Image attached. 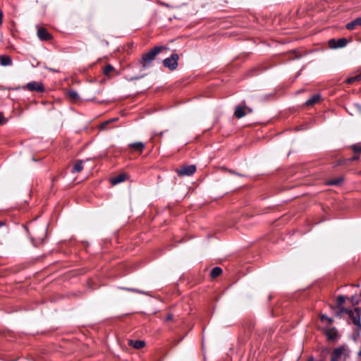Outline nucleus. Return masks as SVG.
Returning a JSON list of instances; mask_svg holds the SVG:
<instances>
[{"mask_svg":"<svg viewBox=\"0 0 361 361\" xmlns=\"http://www.w3.org/2000/svg\"><path fill=\"white\" fill-rule=\"evenodd\" d=\"M164 49H166V48L163 46H159V47H154L149 52L143 54L142 61H141L142 67L144 68L149 67L150 66L151 63L152 62V61L154 59L155 56Z\"/></svg>","mask_w":361,"mask_h":361,"instance_id":"1","label":"nucleus"},{"mask_svg":"<svg viewBox=\"0 0 361 361\" xmlns=\"http://www.w3.org/2000/svg\"><path fill=\"white\" fill-rule=\"evenodd\" d=\"M343 312L348 314L349 317L353 321V323L356 325L359 329H361L360 322V309L357 307L354 311L344 309L342 310Z\"/></svg>","mask_w":361,"mask_h":361,"instance_id":"2","label":"nucleus"},{"mask_svg":"<svg viewBox=\"0 0 361 361\" xmlns=\"http://www.w3.org/2000/svg\"><path fill=\"white\" fill-rule=\"evenodd\" d=\"M252 112V109L245 105V102L243 101L241 104L236 106L234 111V116L237 118H241L245 116L247 114Z\"/></svg>","mask_w":361,"mask_h":361,"instance_id":"3","label":"nucleus"},{"mask_svg":"<svg viewBox=\"0 0 361 361\" xmlns=\"http://www.w3.org/2000/svg\"><path fill=\"white\" fill-rule=\"evenodd\" d=\"M178 55L173 54L171 57L166 58L163 61L164 66L170 70H175L178 66Z\"/></svg>","mask_w":361,"mask_h":361,"instance_id":"4","label":"nucleus"},{"mask_svg":"<svg viewBox=\"0 0 361 361\" xmlns=\"http://www.w3.org/2000/svg\"><path fill=\"white\" fill-rule=\"evenodd\" d=\"M195 171L196 166L195 165L183 166L181 168L176 169V172L180 176H191Z\"/></svg>","mask_w":361,"mask_h":361,"instance_id":"5","label":"nucleus"},{"mask_svg":"<svg viewBox=\"0 0 361 361\" xmlns=\"http://www.w3.org/2000/svg\"><path fill=\"white\" fill-rule=\"evenodd\" d=\"M348 44V41L345 38H341L338 41L335 39H331L329 41V46L331 49L343 48Z\"/></svg>","mask_w":361,"mask_h":361,"instance_id":"6","label":"nucleus"},{"mask_svg":"<svg viewBox=\"0 0 361 361\" xmlns=\"http://www.w3.org/2000/svg\"><path fill=\"white\" fill-rule=\"evenodd\" d=\"M26 87L27 90H29L30 91H36V92H42L44 91V85L42 82H28L27 85H26Z\"/></svg>","mask_w":361,"mask_h":361,"instance_id":"7","label":"nucleus"},{"mask_svg":"<svg viewBox=\"0 0 361 361\" xmlns=\"http://www.w3.org/2000/svg\"><path fill=\"white\" fill-rule=\"evenodd\" d=\"M9 233V228L6 222L0 221V243L4 240Z\"/></svg>","mask_w":361,"mask_h":361,"instance_id":"8","label":"nucleus"},{"mask_svg":"<svg viewBox=\"0 0 361 361\" xmlns=\"http://www.w3.org/2000/svg\"><path fill=\"white\" fill-rule=\"evenodd\" d=\"M37 37L41 40H49L51 38V35L48 32L47 29L44 27H39L37 30Z\"/></svg>","mask_w":361,"mask_h":361,"instance_id":"9","label":"nucleus"},{"mask_svg":"<svg viewBox=\"0 0 361 361\" xmlns=\"http://www.w3.org/2000/svg\"><path fill=\"white\" fill-rule=\"evenodd\" d=\"M127 178V175L125 173L120 174L117 176L113 177L111 178V183L113 185L118 184L125 181Z\"/></svg>","mask_w":361,"mask_h":361,"instance_id":"10","label":"nucleus"},{"mask_svg":"<svg viewBox=\"0 0 361 361\" xmlns=\"http://www.w3.org/2000/svg\"><path fill=\"white\" fill-rule=\"evenodd\" d=\"M66 95L68 97L74 102H76L80 100V96L78 93L73 90H69L66 92Z\"/></svg>","mask_w":361,"mask_h":361,"instance_id":"11","label":"nucleus"},{"mask_svg":"<svg viewBox=\"0 0 361 361\" xmlns=\"http://www.w3.org/2000/svg\"><path fill=\"white\" fill-rule=\"evenodd\" d=\"M357 26H361V18H357L354 20L346 25V28L349 30L355 29Z\"/></svg>","mask_w":361,"mask_h":361,"instance_id":"12","label":"nucleus"},{"mask_svg":"<svg viewBox=\"0 0 361 361\" xmlns=\"http://www.w3.org/2000/svg\"><path fill=\"white\" fill-rule=\"evenodd\" d=\"M129 147L132 148L134 151L142 152L143 149L145 148V144L141 142H137L130 144Z\"/></svg>","mask_w":361,"mask_h":361,"instance_id":"13","label":"nucleus"},{"mask_svg":"<svg viewBox=\"0 0 361 361\" xmlns=\"http://www.w3.org/2000/svg\"><path fill=\"white\" fill-rule=\"evenodd\" d=\"M0 64L4 66L11 65L12 64L11 58L7 55L0 56Z\"/></svg>","mask_w":361,"mask_h":361,"instance_id":"14","label":"nucleus"},{"mask_svg":"<svg viewBox=\"0 0 361 361\" xmlns=\"http://www.w3.org/2000/svg\"><path fill=\"white\" fill-rule=\"evenodd\" d=\"M128 344L130 345H132L135 349H140V348H143L145 346V343L143 341L129 340L128 341Z\"/></svg>","mask_w":361,"mask_h":361,"instance_id":"15","label":"nucleus"},{"mask_svg":"<svg viewBox=\"0 0 361 361\" xmlns=\"http://www.w3.org/2000/svg\"><path fill=\"white\" fill-rule=\"evenodd\" d=\"M343 350V348H338L335 349L331 355V361H338V357L341 356Z\"/></svg>","mask_w":361,"mask_h":361,"instance_id":"16","label":"nucleus"},{"mask_svg":"<svg viewBox=\"0 0 361 361\" xmlns=\"http://www.w3.org/2000/svg\"><path fill=\"white\" fill-rule=\"evenodd\" d=\"M326 335L329 340H334L337 337L338 333L335 328H330L326 330Z\"/></svg>","mask_w":361,"mask_h":361,"instance_id":"17","label":"nucleus"},{"mask_svg":"<svg viewBox=\"0 0 361 361\" xmlns=\"http://www.w3.org/2000/svg\"><path fill=\"white\" fill-rule=\"evenodd\" d=\"M321 100L320 94H315L305 102L307 106H312Z\"/></svg>","mask_w":361,"mask_h":361,"instance_id":"18","label":"nucleus"},{"mask_svg":"<svg viewBox=\"0 0 361 361\" xmlns=\"http://www.w3.org/2000/svg\"><path fill=\"white\" fill-rule=\"evenodd\" d=\"M82 160H77L75 163V164L73 165V169H72V172L73 173H79L80 172L82 169H83V166H82Z\"/></svg>","mask_w":361,"mask_h":361,"instance_id":"19","label":"nucleus"},{"mask_svg":"<svg viewBox=\"0 0 361 361\" xmlns=\"http://www.w3.org/2000/svg\"><path fill=\"white\" fill-rule=\"evenodd\" d=\"M221 273H222L221 268H220L219 267H216L213 268L212 270L211 271L210 276L212 278H216V277L220 276Z\"/></svg>","mask_w":361,"mask_h":361,"instance_id":"20","label":"nucleus"},{"mask_svg":"<svg viewBox=\"0 0 361 361\" xmlns=\"http://www.w3.org/2000/svg\"><path fill=\"white\" fill-rule=\"evenodd\" d=\"M360 80H361V73L357 74L355 76H352V77L348 78L346 80V82L348 84H352L356 81H360Z\"/></svg>","mask_w":361,"mask_h":361,"instance_id":"21","label":"nucleus"},{"mask_svg":"<svg viewBox=\"0 0 361 361\" xmlns=\"http://www.w3.org/2000/svg\"><path fill=\"white\" fill-rule=\"evenodd\" d=\"M343 178H336V179L329 181L328 184L332 185H338L343 182Z\"/></svg>","mask_w":361,"mask_h":361,"instance_id":"22","label":"nucleus"},{"mask_svg":"<svg viewBox=\"0 0 361 361\" xmlns=\"http://www.w3.org/2000/svg\"><path fill=\"white\" fill-rule=\"evenodd\" d=\"M320 319L322 322H327L329 324H331L333 322V319L326 316L325 314H322L320 316Z\"/></svg>","mask_w":361,"mask_h":361,"instance_id":"23","label":"nucleus"},{"mask_svg":"<svg viewBox=\"0 0 361 361\" xmlns=\"http://www.w3.org/2000/svg\"><path fill=\"white\" fill-rule=\"evenodd\" d=\"M114 70V68L111 65H107L104 70V74L106 75H109V74Z\"/></svg>","mask_w":361,"mask_h":361,"instance_id":"24","label":"nucleus"},{"mask_svg":"<svg viewBox=\"0 0 361 361\" xmlns=\"http://www.w3.org/2000/svg\"><path fill=\"white\" fill-rule=\"evenodd\" d=\"M112 121H113V120H109V121H105V122H104V123H101V124H100V126H99L100 129H102V130L105 129L106 126L109 123H111V122H112Z\"/></svg>","mask_w":361,"mask_h":361,"instance_id":"25","label":"nucleus"},{"mask_svg":"<svg viewBox=\"0 0 361 361\" xmlns=\"http://www.w3.org/2000/svg\"><path fill=\"white\" fill-rule=\"evenodd\" d=\"M353 149L354 152H361V145H355L353 147Z\"/></svg>","mask_w":361,"mask_h":361,"instance_id":"26","label":"nucleus"},{"mask_svg":"<svg viewBox=\"0 0 361 361\" xmlns=\"http://www.w3.org/2000/svg\"><path fill=\"white\" fill-rule=\"evenodd\" d=\"M345 297H344V296H343V295H340V296H338V298H337V301H338V303L339 305L343 304V303L345 302Z\"/></svg>","mask_w":361,"mask_h":361,"instance_id":"27","label":"nucleus"},{"mask_svg":"<svg viewBox=\"0 0 361 361\" xmlns=\"http://www.w3.org/2000/svg\"><path fill=\"white\" fill-rule=\"evenodd\" d=\"M125 290H128V291H131V292H135V293H144V292L142 291H140L139 290H137V289H135V288H124Z\"/></svg>","mask_w":361,"mask_h":361,"instance_id":"28","label":"nucleus"},{"mask_svg":"<svg viewBox=\"0 0 361 361\" xmlns=\"http://www.w3.org/2000/svg\"><path fill=\"white\" fill-rule=\"evenodd\" d=\"M125 290H128V291H131V292H135V293H144V292L142 291H140L139 290H137V289H135V288H124Z\"/></svg>","mask_w":361,"mask_h":361,"instance_id":"29","label":"nucleus"},{"mask_svg":"<svg viewBox=\"0 0 361 361\" xmlns=\"http://www.w3.org/2000/svg\"><path fill=\"white\" fill-rule=\"evenodd\" d=\"M6 122V119L3 116V114L0 113V125L4 124Z\"/></svg>","mask_w":361,"mask_h":361,"instance_id":"30","label":"nucleus"},{"mask_svg":"<svg viewBox=\"0 0 361 361\" xmlns=\"http://www.w3.org/2000/svg\"><path fill=\"white\" fill-rule=\"evenodd\" d=\"M172 317H173L172 314H169L167 315L166 320L169 321V320L172 319Z\"/></svg>","mask_w":361,"mask_h":361,"instance_id":"31","label":"nucleus"},{"mask_svg":"<svg viewBox=\"0 0 361 361\" xmlns=\"http://www.w3.org/2000/svg\"><path fill=\"white\" fill-rule=\"evenodd\" d=\"M2 19H3V13L0 11V25L2 23Z\"/></svg>","mask_w":361,"mask_h":361,"instance_id":"32","label":"nucleus"},{"mask_svg":"<svg viewBox=\"0 0 361 361\" xmlns=\"http://www.w3.org/2000/svg\"><path fill=\"white\" fill-rule=\"evenodd\" d=\"M359 159V156H355L352 158V160H357Z\"/></svg>","mask_w":361,"mask_h":361,"instance_id":"33","label":"nucleus"},{"mask_svg":"<svg viewBox=\"0 0 361 361\" xmlns=\"http://www.w3.org/2000/svg\"><path fill=\"white\" fill-rule=\"evenodd\" d=\"M112 120H113L112 122L116 121L118 120V118H113Z\"/></svg>","mask_w":361,"mask_h":361,"instance_id":"34","label":"nucleus"},{"mask_svg":"<svg viewBox=\"0 0 361 361\" xmlns=\"http://www.w3.org/2000/svg\"><path fill=\"white\" fill-rule=\"evenodd\" d=\"M49 70H51L52 71H56L54 68H49Z\"/></svg>","mask_w":361,"mask_h":361,"instance_id":"35","label":"nucleus"}]
</instances>
